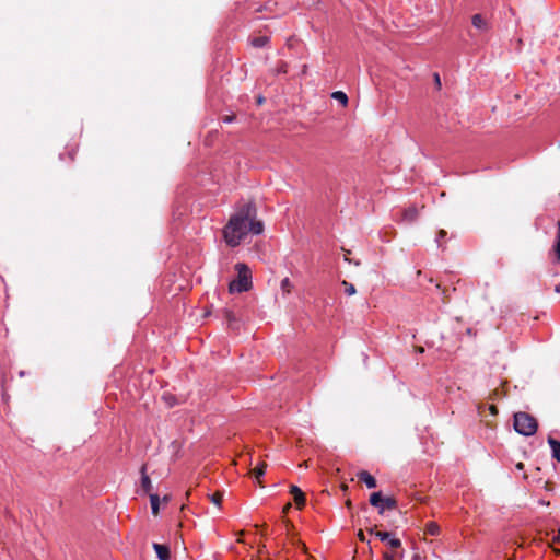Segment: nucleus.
Here are the masks:
<instances>
[{"mask_svg":"<svg viewBox=\"0 0 560 560\" xmlns=\"http://www.w3.org/2000/svg\"><path fill=\"white\" fill-rule=\"evenodd\" d=\"M331 97L336 101H338L342 106H346L348 104V96L342 91H336L331 94Z\"/></svg>","mask_w":560,"mask_h":560,"instance_id":"nucleus-15","label":"nucleus"},{"mask_svg":"<svg viewBox=\"0 0 560 560\" xmlns=\"http://www.w3.org/2000/svg\"><path fill=\"white\" fill-rule=\"evenodd\" d=\"M369 533L375 535V537H377L381 541L386 542L393 549H398L401 547V540L394 537L389 532H375L374 528H370Z\"/></svg>","mask_w":560,"mask_h":560,"instance_id":"nucleus-5","label":"nucleus"},{"mask_svg":"<svg viewBox=\"0 0 560 560\" xmlns=\"http://www.w3.org/2000/svg\"><path fill=\"white\" fill-rule=\"evenodd\" d=\"M232 120H233V117H231V116H225V117L223 118V121H224V122H232Z\"/></svg>","mask_w":560,"mask_h":560,"instance_id":"nucleus-26","label":"nucleus"},{"mask_svg":"<svg viewBox=\"0 0 560 560\" xmlns=\"http://www.w3.org/2000/svg\"><path fill=\"white\" fill-rule=\"evenodd\" d=\"M256 214L255 205L247 202L231 215L223 229V237L229 246H238L248 234L259 235L262 233L264 224L256 220Z\"/></svg>","mask_w":560,"mask_h":560,"instance_id":"nucleus-1","label":"nucleus"},{"mask_svg":"<svg viewBox=\"0 0 560 560\" xmlns=\"http://www.w3.org/2000/svg\"><path fill=\"white\" fill-rule=\"evenodd\" d=\"M446 235V232L444 230H441L435 238V242L438 243V246H441V240L444 238Z\"/></svg>","mask_w":560,"mask_h":560,"instance_id":"nucleus-22","label":"nucleus"},{"mask_svg":"<svg viewBox=\"0 0 560 560\" xmlns=\"http://www.w3.org/2000/svg\"><path fill=\"white\" fill-rule=\"evenodd\" d=\"M555 252L557 259L560 261V220L558 221V233L556 237Z\"/></svg>","mask_w":560,"mask_h":560,"instance_id":"nucleus-17","label":"nucleus"},{"mask_svg":"<svg viewBox=\"0 0 560 560\" xmlns=\"http://www.w3.org/2000/svg\"><path fill=\"white\" fill-rule=\"evenodd\" d=\"M153 549L155 550L159 560H170L171 551L168 546L154 542Z\"/></svg>","mask_w":560,"mask_h":560,"instance_id":"nucleus-7","label":"nucleus"},{"mask_svg":"<svg viewBox=\"0 0 560 560\" xmlns=\"http://www.w3.org/2000/svg\"><path fill=\"white\" fill-rule=\"evenodd\" d=\"M434 81L438 86H441L440 75L438 73L434 74Z\"/></svg>","mask_w":560,"mask_h":560,"instance_id":"nucleus-25","label":"nucleus"},{"mask_svg":"<svg viewBox=\"0 0 560 560\" xmlns=\"http://www.w3.org/2000/svg\"><path fill=\"white\" fill-rule=\"evenodd\" d=\"M269 42L268 36H256L250 39V44L256 48H262Z\"/></svg>","mask_w":560,"mask_h":560,"instance_id":"nucleus-13","label":"nucleus"},{"mask_svg":"<svg viewBox=\"0 0 560 560\" xmlns=\"http://www.w3.org/2000/svg\"><path fill=\"white\" fill-rule=\"evenodd\" d=\"M152 514L158 515L160 509V497L155 493L150 494Z\"/></svg>","mask_w":560,"mask_h":560,"instance_id":"nucleus-14","label":"nucleus"},{"mask_svg":"<svg viewBox=\"0 0 560 560\" xmlns=\"http://www.w3.org/2000/svg\"><path fill=\"white\" fill-rule=\"evenodd\" d=\"M547 442L551 448L552 457L560 463V441L548 436Z\"/></svg>","mask_w":560,"mask_h":560,"instance_id":"nucleus-9","label":"nucleus"},{"mask_svg":"<svg viewBox=\"0 0 560 560\" xmlns=\"http://www.w3.org/2000/svg\"><path fill=\"white\" fill-rule=\"evenodd\" d=\"M342 284L346 287V293L348 295H353L355 293V288L352 283L343 281Z\"/></svg>","mask_w":560,"mask_h":560,"instance_id":"nucleus-20","label":"nucleus"},{"mask_svg":"<svg viewBox=\"0 0 560 560\" xmlns=\"http://www.w3.org/2000/svg\"><path fill=\"white\" fill-rule=\"evenodd\" d=\"M559 535H560V528H559Z\"/></svg>","mask_w":560,"mask_h":560,"instance_id":"nucleus-29","label":"nucleus"},{"mask_svg":"<svg viewBox=\"0 0 560 560\" xmlns=\"http://www.w3.org/2000/svg\"><path fill=\"white\" fill-rule=\"evenodd\" d=\"M237 278L232 280L229 284L231 293L247 292L252 288V272L247 265L237 262L235 265Z\"/></svg>","mask_w":560,"mask_h":560,"instance_id":"nucleus-2","label":"nucleus"},{"mask_svg":"<svg viewBox=\"0 0 560 560\" xmlns=\"http://www.w3.org/2000/svg\"><path fill=\"white\" fill-rule=\"evenodd\" d=\"M290 492L294 497L296 505L299 508L303 506L305 503V497L302 490L298 486H291Z\"/></svg>","mask_w":560,"mask_h":560,"instance_id":"nucleus-10","label":"nucleus"},{"mask_svg":"<svg viewBox=\"0 0 560 560\" xmlns=\"http://www.w3.org/2000/svg\"><path fill=\"white\" fill-rule=\"evenodd\" d=\"M266 467H267V466H266V464H262V465L257 466V467L254 469L253 474H254V476H255V478H256L257 480H259V479H260V477H262V476L265 475Z\"/></svg>","mask_w":560,"mask_h":560,"instance_id":"nucleus-18","label":"nucleus"},{"mask_svg":"<svg viewBox=\"0 0 560 560\" xmlns=\"http://www.w3.org/2000/svg\"><path fill=\"white\" fill-rule=\"evenodd\" d=\"M141 486L145 492H149L152 488L151 480L145 474V466L141 467Z\"/></svg>","mask_w":560,"mask_h":560,"instance_id":"nucleus-12","label":"nucleus"},{"mask_svg":"<svg viewBox=\"0 0 560 560\" xmlns=\"http://www.w3.org/2000/svg\"><path fill=\"white\" fill-rule=\"evenodd\" d=\"M370 504L377 509L380 514H384L386 510L397 508V501L392 497H383L382 492H373L370 495Z\"/></svg>","mask_w":560,"mask_h":560,"instance_id":"nucleus-4","label":"nucleus"},{"mask_svg":"<svg viewBox=\"0 0 560 560\" xmlns=\"http://www.w3.org/2000/svg\"><path fill=\"white\" fill-rule=\"evenodd\" d=\"M357 476L359 480L364 482L369 489H373L377 486L376 479L366 470H361Z\"/></svg>","mask_w":560,"mask_h":560,"instance_id":"nucleus-8","label":"nucleus"},{"mask_svg":"<svg viewBox=\"0 0 560 560\" xmlns=\"http://www.w3.org/2000/svg\"><path fill=\"white\" fill-rule=\"evenodd\" d=\"M280 288L284 293H290L291 288H292V283H291L290 279L289 278L282 279V281L280 283Z\"/></svg>","mask_w":560,"mask_h":560,"instance_id":"nucleus-19","label":"nucleus"},{"mask_svg":"<svg viewBox=\"0 0 560 560\" xmlns=\"http://www.w3.org/2000/svg\"><path fill=\"white\" fill-rule=\"evenodd\" d=\"M418 217V210L415 207L406 209L402 213V219L406 222H413Z\"/></svg>","mask_w":560,"mask_h":560,"instance_id":"nucleus-11","label":"nucleus"},{"mask_svg":"<svg viewBox=\"0 0 560 560\" xmlns=\"http://www.w3.org/2000/svg\"><path fill=\"white\" fill-rule=\"evenodd\" d=\"M555 291H556L557 293H560V282L556 285Z\"/></svg>","mask_w":560,"mask_h":560,"instance_id":"nucleus-27","label":"nucleus"},{"mask_svg":"<svg viewBox=\"0 0 560 560\" xmlns=\"http://www.w3.org/2000/svg\"><path fill=\"white\" fill-rule=\"evenodd\" d=\"M538 423L536 419L527 412H516L514 415V429L524 436H532L536 433Z\"/></svg>","mask_w":560,"mask_h":560,"instance_id":"nucleus-3","label":"nucleus"},{"mask_svg":"<svg viewBox=\"0 0 560 560\" xmlns=\"http://www.w3.org/2000/svg\"><path fill=\"white\" fill-rule=\"evenodd\" d=\"M264 102V97H258V103L261 104Z\"/></svg>","mask_w":560,"mask_h":560,"instance_id":"nucleus-28","label":"nucleus"},{"mask_svg":"<svg viewBox=\"0 0 560 560\" xmlns=\"http://www.w3.org/2000/svg\"><path fill=\"white\" fill-rule=\"evenodd\" d=\"M358 538H359L361 541H363V542H364V541H366V538H365V536H364V534H363V532H362V530H359V533H358Z\"/></svg>","mask_w":560,"mask_h":560,"instance_id":"nucleus-24","label":"nucleus"},{"mask_svg":"<svg viewBox=\"0 0 560 560\" xmlns=\"http://www.w3.org/2000/svg\"><path fill=\"white\" fill-rule=\"evenodd\" d=\"M471 23L472 26L480 32H487L489 30V23L481 14H475L471 18Z\"/></svg>","mask_w":560,"mask_h":560,"instance_id":"nucleus-6","label":"nucleus"},{"mask_svg":"<svg viewBox=\"0 0 560 560\" xmlns=\"http://www.w3.org/2000/svg\"><path fill=\"white\" fill-rule=\"evenodd\" d=\"M425 534L428 535H431V536H436L440 534V526L434 523V522H430L427 524L425 526Z\"/></svg>","mask_w":560,"mask_h":560,"instance_id":"nucleus-16","label":"nucleus"},{"mask_svg":"<svg viewBox=\"0 0 560 560\" xmlns=\"http://www.w3.org/2000/svg\"><path fill=\"white\" fill-rule=\"evenodd\" d=\"M221 501H222V494L220 493H214L211 495V502L218 506H220L221 504Z\"/></svg>","mask_w":560,"mask_h":560,"instance_id":"nucleus-21","label":"nucleus"},{"mask_svg":"<svg viewBox=\"0 0 560 560\" xmlns=\"http://www.w3.org/2000/svg\"><path fill=\"white\" fill-rule=\"evenodd\" d=\"M383 557L385 560H394L396 557V553L385 552Z\"/></svg>","mask_w":560,"mask_h":560,"instance_id":"nucleus-23","label":"nucleus"}]
</instances>
